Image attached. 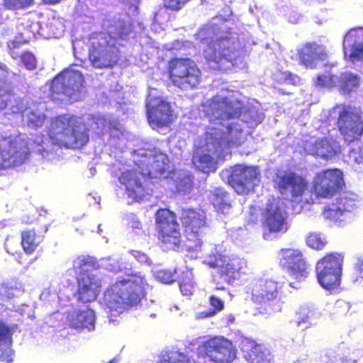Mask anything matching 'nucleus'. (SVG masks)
Returning <instances> with one entry per match:
<instances>
[{
    "instance_id": "1",
    "label": "nucleus",
    "mask_w": 363,
    "mask_h": 363,
    "mask_svg": "<svg viewBox=\"0 0 363 363\" xmlns=\"http://www.w3.org/2000/svg\"><path fill=\"white\" fill-rule=\"evenodd\" d=\"M237 92L222 90L202 106V111L211 123L205 136L195 143L193 163L203 172L216 169V160H225L229 148L244 142L245 133L240 120L230 121L241 113L242 105Z\"/></svg>"
},
{
    "instance_id": "2",
    "label": "nucleus",
    "mask_w": 363,
    "mask_h": 363,
    "mask_svg": "<svg viewBox=\"0 0 363 363\" xmlns=\"http://www.w3.org/2000/svg\"><path fill=\"white\" fill-rule=\"evenodd\" d=\"M133 158L141 172L138 174L136 170H125L122 172L119 181L125 187L128 198L139 201L150 194L145 185L146 177H162L169 167V160L166 154L156 148L135 150Z\"/></svg>"
},
{
    "instance_id": "3",
    "label": "nucleus",
    "mask_w": 363,
    "mask_h": 363,
    "mask_svg": "<svg viewBox=\"0 0 363 363\" xmlns=\"http://www.w3.org/2000/svg\"><path fill=\"white\" fill-rule=\"evenodd\" d=\"M149 287L141 273L118 277L104 294V304L107 312L116 315L128 307L137 306L145 296Z\"/></svg>"
},
{
    "instance_id": "4",
    "label": "nucleus",
    "mask_w": 363,
    "mask_h": 363,
    "mask_svg": "<svg viewBox=\"0 0 363 363\" xmlns=\"http://www.w3.org/2000/svg\"><path fill=\"white\" fill-rule=\"evenodd\" d=\"M88 140L86 128L82 118L63 115L52 121L48 137L43 139L38 138L35 143L38 147V151L43 154L50 143L67 148H79L85 145Z\"/></svg>"
},
{
    "instance_id": "5",
    "label": "nucleus",
    "mask_w": 363,
    "mask_h": 363,
    "mask_svg": "<svg viewBox=\"0 0 363 363\" xmlns=\"http://www.w3.org/2000/svg\"><path fill=\"white\" fill-rule=\"evenodd\" d=\"M206 30L199 33L202 38L203 55L210 67L213 69H228L231 67L239 66L242 62L240 51L238 49V42L233 36L220 38L216 40L208 41L203 36Z\"/></svg>"
},
{
    "instance_id": "6",
    "label": "nucleus",
    "mask_w": 363,
    "mask_h": 363,
    "mask_svg": "<svg viewBox=\"0 0 363 363\" xmlns=\"http://www.w3.org/2000/svg\"><path fill=\"white\" fill-rule=\"evenodd\" d=\"M73 267L79 274V299L90 302L96 299L101 286V279L94 268L92 258L81 256L74 260Z\"/></svg>"
},
{
    "instance_id": "7",
    "label": "nucleus",
    "mask_w": 363,
    "mask_h": 363,
    "mask_svg": "<svg viewBox=\"0 0 363 363\" xmlns=\"http://www.w3.org/2000/svg\"><path fill=\"white\" fill-rule=\"evenodd\" d=\"M84 78L82 73L74 68L67 69L57 75L50 85L51 98L54 100H65L64 96L74 101L79 100L83 94Z\"/></svg>"
},
{
    "instance_id": "8",
    "label": "nucleus",
    "mask_w": 363,
    "mask_h": 363,
    "mask_svg": "<svg viewBox=\"0 0 363 363\" xmlns=\"http://www.w3.org/2000/svg\"><path fill=\"white\" fill-rule=\"evenodd\" d=\"M277 183L281 194L289 197L293 203L298 205L294 208L296 213H299L306 204L313 203V194L303 178L293 172H286L278 176Z\"/></svg>"
},
{
    "instance_id": "9",
    "label": "nucleus",
    "mask_w": 363,
    "mask_h": 363,
    "mask_svg": "<svg viewBox=\"0 0 363 363\" xmlns=\"http://www.w3.org/2000/svg\"><path fill=\"white\" fill-rule=\"evenodd\" d=\"M344 258L342 253L332 252L318 261L315 267L317 280L325 289H335L340 285Z\"/></svg>"
},
{
    "instance_id": "10",
    "label": "nucleus",
    "mask_w": 363,
    "mask_h": 363,
    "mask_svg": "<svg viewBox=\"0 0 363 363\" xmlns=\"http://www.w3.org/2000/svg\"><path fill=\"white\" fill-rule=\"evenodd\" d=\"M116 37L110 33H95L89 39V60L94 67H106L116 61Z\"/></svg>"
},
{
    "instance_id": "11",
    "label": "nucleus",
    "mask_w": 363,
    "mask_h": 363,
    "mask_svg": "<svg viewBox=\"0 0 363 363\" xmlns=\"http://www.w3.org/2000/svg\"><path fill=\"white\" fill-rule=\"evenodd\" d=\"M330 116H339L337 125L341 134L347 142L357 139L363 133V121L360 111L354 107L337 105L333 108Z\"/></svg>"
},
{
    "instance_id": "12",
    "label": "nucleus",
    "mask_w": 363,
    "mask_h": 363,
    "mask_svg": "<svg viewBox=\"0 0 363 363\" xmlns=\"http://www.w3.org/2000/svg\"><path fill=\"white\" fill-rule=\"evenodd\" d=\"M198 357L215 363H230L236 357L233 343L222 336L203 341L197 349Z\"/></svg>"
},
{
    "instance_id": "13",
    "label": "nucleus",
    "mask_w": 363,
    "mask_h": 363,
    "mask_svg": "<svg viewBox=\"0 0 363 363\" xmlns=\"http://www.w3.org/2000/svg\"><path fill=\"white\" fill-rule=\"evenodd\" d=\"M169 76L172 83L182 89L196 86L201 79V72L189 59H174L169 65Z\"/></svg>"
},
{
    "instance_id": "14",
    "label": "nucleus",
    "mask_w": 363,
    "mask_h": 363,
    "mask_svg": "<svg viewBox=\"0 0 363 363\" xmlns=\"http://www.w3.org/2000/svg\"><path fill=\"white\" fill-rule=\"evenodd\" d=\"M360 205L359 196L354 193H344L337 203L327 206L323 216L326 219L332 220L337 225H343L351 222L353 218L352 211Z\"/></svg>"
},
{
    "instance_id": "15",
    "label": "nucleus",
    "mask_w": 363,
    "mask_h": 363,
    "mask_svg": "<svg viewBox=\"0 0 363 363\" xmlns=\"http://www.w3.org/2000/svg\"><path fill=\"white\" fill-rule=\"evenodd\" d=\"M206 214L203 211L184 210L181 220L185 227L187 238L186 246L190 250H201L202 238L206 224Z\"/></svg>"
},
{
    "instance_id": "16",
    "label": "nucleus",
    "mask_w": 363,
    "mask_h": 363,
    "mask_svg": "<svg viewBox=\"0 0 363 363\" xmlns=\"http://www.w3.org/2000/svg\"><path fill=\"white\" fill-rule=\"evenodd\" d=\"M344 185L343 173L338 169H329L315 174L313 189L317 197L330 199Z\"/></svg>"
},
{
    "instance_id": "17",
    "label": "nucleus",
    "mask_w": 363,
    "mask_h": 363,
    "mask_svg": "<svg viewBox=\"0 0 363 363\" xmlns=\"http://www.w3.org/2000/svg\"><path fill=\"white\" fill-rule=\"evenodd\" d=\"M277 284L272 280H259L252 288V299L257 303L265 304L266 313L272 314L281 310V303L277 299Z\"/></svg>"
},
{
    "instance_id": "18",
    "label": "nucleus",
    "mask_w": 363,
    "mask_h": 363,
    "mask_svg": "<svg viewBox=\"0 0 363 363\" xmlns=\"http://www.w3.org/2000/svg\"><path fill=\"white\" fill-rule=\"evenodd\" d=\"M204 262L211 267L219 268L224 279L229 283L240 279V275L246 274L247 271L246 262L238 257L209 255Z\"/></svg>"
},
{
    "instance_id": "19",
    "label": "nucleus",
    "mask_w": 363,
    "mask_h": 363,
    "mask_svg": "<svg viewBox=\"0 0 363 363\" xmlns=\"http://www.w3.org/2000/svg\"><path fill=\"white\" fill-rule=\"evenodd\" d=\"M156 222L161 240L172 248L178 246L181 235L175 215L168 209H160L157 212Z\"/></svg>"
},
{
    "instance_id": "20",
    "label": "nucleus",
    "mask_w": 363,
    "mask_h": 363,
    "mask_svg": "<svg viewBox=\"0 0 363 363\" xmlns=\"http://www.w3.org/2000/svg\"><path fill=\"white\" fill-rule=\"evenodd\" d=\"M258 177L259 172L257 168L239 164L234 167L228 182L238 194H245L258 184Z\"/></svg>"
},
{
    "instance_id": "21",
    "label": "nucleus",
    "mask_w": 363,
    "mask_h": 363,
    "mask_svg": "<svg viewBox=\"0 0 363 363\" xmlns=\"http://www.w3.org/2000/svg\"><path fill=\"white\" fill-rule=\"evenodd\" d=\"M148 121L152 128H158L170 124L174 117L169 104L150 93L147 101Z\"/></svg>"
},
{
    "instance_id": "22",
    "label": "nucleus",
    "mask_w": 363,
    "mask_h": 363,
    "mask_svg": "<svg viewBox=\"0 0 363 363\" xmlns=\"http://www.w3.org/2000/svg\"><path fill=\"white\" fill-rule=\"evenodd\" d=\"M17 139L11 137H2L0 134V167L7 168L12 165L23 163L27 158L28 148L17 147Z\"/></svg>"
},
{
    "instance_id": "23",
    "label": "nucleus",
    "mask_w": 363,
    "mask_h": 363,
    "mask_svg": "<svg viewBox=\"0 0 363 363\" xmlns=\"http://www.w3.org/2000/svg\"><path fill=\"white\" fill-rule=\"evenodd\" d=\"M281 265L285 267L289 275L301 281L308 274V267L301 251L295 249H284L280 252Z\"/></svg>"
},
{
    "instance_id": "24",
    "label": "nucleus",
    "mask_w": 363,
    "mask_h": 363,
    "mask_svg": "<svg viewBox=\"0 0 363 363\" xmlns=\"http://www.w3.org/2000/svg\"><path fill=\"white\" fill-rule=\"evenodd\" d=\"M264 226L272 233L284 232L287 229L284 203L279 199L269 202L264 213Z\"/></svg>"
},
{
    "instance_id": "25",
    "label": "nucleus",
    "mask_w": 363,
    "mask_h": 363,
    "mask_svg": "<svg viewBox=\"0 0 363 363\" xmlns=\"http://www.w3.org/2000/svg\"><path fill=\"white\" fill-rule=\"evenodd\" d=\"M303 148L308 154L315 155L325 160L333 158L340 152L339 143L329 138L318 140L311 138L310 140L305 142Z\"/></svg>"
},
{
    "instance_id": "26",
    "label": "nucleus",
    "mask_w": 363,
    "mask_h": 363,
    "mask_svg": "<svg viewBox=\"0 0 363 363\" xmlns=\"http://www.w3.org/2000/svg\"><path fill=\"white\" fill-rule=\"evenodd\" d=\"M363 29L350 30L344 40L345 57L352 64L363 62Z\"/></svg>"
},
{
    "instance_id": "27",
    "label": "nucleus",
    "mask_w": 363,
    "mask_h": 363,
    "mask_svg": "<svg viewBox=\"0 0 363 363\" xmlns=\"http://www.w3.org/2000/svg\"><path fill=\"white\" fill-rule=\"evenodd\" d=\"M326 52L322 45L316 43H307L299 51L301 62L306 67L315 68L320 62L326 60Z\"/></svg>"
},
{
    "instance_id": "28",
    "label": "nucleus",
    "mask_w": 363,
    "mask_h": 363,
    "mask_svg": "<svg viewBox=\"0 0 363 363\" xmlns=\"http://www.w3.org/2000/svg\"><path fill=\"white\" fill-rule=\"evenodd\" d=\"M16 328V325H9L0 319V358L6 363L13 361L12 335Z\"/></svg>"
},
{
    "instance_id": "29",
    "label": "nucleus",
    "mask_w": 363,
    "mask_h": 363,
    "mask_svg": "<svg viewBox=\"0 0 363 363\" xmlns=\"http://www.w3.org/2000/svg\"><path fill=\"white\" fill-rule=\"evenodd\" d=\"M67 321L72 328L77 330L86 328L91 331L95 328V314L89 308L74 311L67 315Z\"/></svg>"
},
{
    "instance_id": "30",
    "label": "nucleus",
    "mask_w": 363,
    "mask_h": 363,
    "mask_svg": "<svg viewBox=\"0 0 363 363\" xmlns=\"http://www.w3.org/2000/svg\"><path fill=\"white\" fill-rule=\"evenodd\" d=\"M241 350L246 353V357L251 363H268L270 361L269 351L262 345L248 339L242 340Z\"/></svg>"
},
{
    "instance_id": "31",
    "label": "nucleus",
    "mask_w": 363,
    "mask_h": 363,
    "mask_svg": "<svg viewBox=\"0 0 363 363\" xmlns=\"http://www.w3.org/2000/svg\"><path fill=\"white\" fill-rule=\"evenodd\" d=\"M362 84L360 76L356 73L346 71L338 77L337 87L344 94L355 92Z\"/></svg>"
},
{
    "instance_id": "32",
    "label": "nucleus",
    "mask_w": 363,
    "mask_h": 363,
    "mask_svg": "<svg viewBox=\"0 0 363 363\" xmlns=\"http://www.w3.org/2000/svg\"><path fill=\"white\" fill-rule=\"evenodd\" d=\"M43 240V237L33 230H26L21 233V245L28 254L33 253Z\"/></svg>"
},
{
    "instance_id": "33",
    "label": "nucleus",
    "mask_w": 363,
    "mask_h": 363,
    "mask_svg": "<svg viewBox=\"0 0 363 363\" xmlns=\"http://www.w3.org/2000/svg\"><path fill=\"white\" fill-rule=\"evenodd\" d=\"M160 363H192L189 357L179 351H168L162 354Z\"/></svg>"
},
{
    "instance_id": "34",
    "label": "nucleus",
    "mask_w": 363,
    "mask_h": 363,
    "mask_svg": "<svg viewBox=\"0 0 363 363\" xmlns=\"http://www.w3.org/2000/svg\"><path fill=\"white\" fill-rule=\"evenodd\" d=\"M24 114L28 125L33 128L42 126L46 118L45 114L39 110H26Z\"/></svg>"
},
{
    "instance_id": "35",
    "label": "nucleus",
    "mask_w": 363,
    "mask_h": 363,
    "mask_svg": "<svg viewBox=\"0 0 363 363\" xmlns=\"http://www.w3.org/2000/svg\"><path fill=\"white\" fill-rule=\"evenodd\" d=\"M131 28L132 26L130 22L128 20L125 21L123 19L122 21L119 20L115 25L112 26L110 28L109 32L110 33L123 38L130 33Z\"/></svg>"
},
{
    "instance_id": "36",
    "label": "nucleus",
    "mask_w": 363,
    "mask_h": 363,
    "mask_svg": "<svg viewBox=\"0 0 363 363\" xmlns=\"http://www.w3.org/2000/svg\"><path fill=\"white\" fill-rule=\"evenodd\" d=\"M338 77H335L330 73H325L317 77L315 85L321 88L331 89L337 87Z\"/></svg>"
},
{
    "instance_id": "37",
    "label": "nucleus",
    "mask_w": 363,
    "mask_h": 363,
    "mask_svg": "<svg viewBox=\"0 0 363 363\" xmlns=\"http://www.w3.org/2000/svg\"><path fill=\"white\" fill-rule=\"evenodd\" d=\"M180 290L184 296H189L194 291V284L192 282V272L187 271L182 277L180 284Z\"/></svg>"
},
{
    "instance_id": "38",
    "label": "nucleus",
    "mask_w": 363,
    "mask_h": 363,
    "mask_svg": "<svg viewBox=\"0 0 363 363\" xmlns=\"http://www.w3.org/2000/svg\"><path fill=\"white\" fill-rule=\"evenodd\" d=\"M326 242L325 238L316 233H311L306 238L307 245L315 250H322Z\"/></svg>"
},
{
    "instance_id": "39",
    "label": "nucleus",
    "mask_w": 363,
    "mask_h": 363,
    "mask_svg": "<svg viewBox=\"0 0 363 363\" xmlns=\"http://www.w3.org/2000/svg\"><path fill=\"white\" fill-rule=\"evenodd\" d=\"M192 179L189 174L183 173L182 176L179 174L178 181H177V188L179 191L186 193L191 188Z\"/></svg>"
},
{
    "instance_id": "40",
    "label": "nucleus",
    "mask_w": 363,
    "mask_h": 363,
    "mask_svg": "<svg viewBox=\"0 0 363 363\" xmlns=\"http://www.w3.org/2000/svg\"><path fill=\"white\" fill-rule=\"evenodd\" d=\"M218 290V289H216L215 293L209 297V303L213 308L211 311H215L216 314L224 308V297L217 294Z\"/></svg>"
},
{
    "instance_id": "41",
    "label": "nucleus",
    "mask_w": 363,
    "mask_h": 363,
    "mask_svg": "<svg viewBox=\"0 0 363 363\" xmlns=\"http://www.w3.org/2000/svg\"><path fill=\"white\" fill-rule=\"evenodd\" d=\"M315 311L311 309L308 306H303L299 309L298 317V325H301V323H311L314 318Z\"/></svg>"
},
{
    "instance_id": "42",
    "label": "nucleus",
    "mask_w": 363,
    "mask_h": 363,
    "mask_svg": "<svg viewBox=\"0 0 363 363\" xmlns=\"http://www.w3.org/2000/svg\"><path fill=\"white\" fill-rule=\"evenodd\" d=\"M34 0H4V6L11 10H17L30 6Z\"/></svg>"
},
{
    "instance_id": "43",
    "label": "nucleus",
    "mask_w": 363,
    "mask_h": 363,
    "mask_svg": "<svg viewBox=\"0 0 363 363\" xmlns=\"http://www.w3.org/2000/svg\"><path fill=\"white\" fill-rule=\"evenodd\" d=\"M219 195L216 196V199L213 201V205L215 207L218 208L219 210L224 212L225 210L229 209V204L227 203L226 195L225 194L219 190Z\"/></svg>"
},
{
    "instance_id": "44",
    "label": "nucleus",
    "mask_w": 363,
    "mask_h": 363,
    "mask_svg": "<svg viewBox=\"0 0 363 363\" xmlns=\"http://www.w3.org/2000/svg\"><path fill=\"white\" fill-rule=\"evenodd\" d=\"M101 265L104 267L106 269L113 272L122 270L121 266L118 265V262L111 258L102 259L101 260Z\"/></svg>"
},
{
    "instance_id": "45",
    "label": "nucleus",
    "mask_w": 363,
    "mask_h": 363,
    "mask_svg": "<svg viewBox=\"0 0 363 363\" xmlns=\"http://www.w3.org/2000/svg\"><path fill=\"white\" fill-rule=\"evenodd\" d=\"M278 79L284 83L292 84H297L300 81L299 78L297 76L293 75L290 72L280 73L279 76L278 77Z\"/></svg>"
},
{
    "instance_id": "46",
    "label": "nucleus",
    "mask_w": 363,
    "mask_h": 363,
    "mask_svg": "<svg viewBox=\"0 0 363 363\" xmlns=\"http://www.w3.org/2000/svg\"><path fill=\"white\" fill-rule=\"evenodd\" d=\"M155 277L157 280L164 284H169L173 281V274L167 270L157 272Z\"/></svg>"
},
{
    "instance_id": "47",
    "label": "nucleus",
    "mask_w": 363,
    "mask_h": 363,
    "mask_svg": "<svg viewBox=\"0 0 363 363\" xmlns=\"http://www.w3.org/2000/svg\"><path fill=\"white\" fill-rule=\"evenodd\" d=\"M348 157L350 163L360 164L363 162V156L359 147L350 150Z\"/></svg>"
},
{
    "instance_id": "48",
    "label": "nucleus",
    "mask_w": 363,
    "mask_h": 363,
    "mask_svg": "<svg viewBox=\"0 0 363 363\" xmlns=\"http://www.w3.org/2000/svg\"><path fill=\"white\" fill-rule=\"evenodd\" d=\"M189 0H164L166 7L172 10H179Z\"/></svg>"
},
{
    "instance_id": "49",
    "label": "nucleus",
    "mask_w": 363,
    "mask_h": 363,
    "mask_svg": "<svg viewBox=\"0 0 363 363\" xmlns=\"http://www.w3.org/2000/svg\"><path fill=\"white\" fill-rule=\"evenodd\" d=\"M22 62L28 69H33L35 67V58L30 53H26L23 55Z\"/></svg>"
},
{
    "instance_id": "50",
    "label": "nucleus",
    "mask_w": 363,
    "mask_h": 363,
    "mask_svg": "<svg viewBox=\"0 0 363 363\" xmlns=\"http://www.w3.org/2000/svg\"><path fill=\"white\" fill-rule=\"evenodd\" d=\"M133 256L140 263L146 264L147 265L151 264V261L149 257L145 253L140 251L133 250L131 252Z\"/></svg>"
},
{
    "instance_id": "51",
    "label": "nucleus",
    "mask_w": 363,
    "mask_h": 363,
    "mask_svg": "<svg viewBox=\"0 0 363 363\" xmlns=\"http://www.w3.org/2000/svg\"><path fill=\"white\" fill-rule=\"evenodd\" d=\"M252 121H246L247 124H249L250 127H252L253 125H257V124L260 123L262 120L264 119V116L262 113H254L252 112Z\"/></svg>"
},
{
    "instance_id": "52",
    "label": "nucleus",
    "mask_w": 363,
    "mask_h": 363,
    "mask_svg": "<svg viewBox=\"0 0 363 363\" xmlns=\"http://www.w3.org/2000/svg\"><path fill=\"white\" fill-rule=\"evenodd\" d=\"M9 94L2 89H0V111L3 110L7 105Z\"/></svg>"
},
{
    "instance_id": "53",
    "label": "nucleus",
    "mask_w": 363,
    "mask_h": 363,
    "mask_svg": "<svg viewBox=\"0 0 363 363\" xmlns=\"http://www.w3.org/2000/svg\"><path fill=\"white\" fill-rule=\"evenodd\" d=\"M51 25L55 26H58V27L56 28V30L53 31V35L55 37H58L64 32V26L59 20H54Z\"/></svg>"
},
{
    "instance_id": "54",
    "label": "nucleus",
    "mask_w": 363,
    "mask_h": 363,
    "mask_svg": "<svg viewBox=\"0 0 363 363\" xmlns=\"http://www.w3.org/2000/svg\"><path fill=\"white\" fill-rule=\"evenodd\" d=\"M216 315L215 311H208L203 312H198L195 314V319L201 320L206 318L213 317Z\"/></svg>"
},
{
    "instance_id": "55",
    "label": "nucleus",
    "mask_w": 363,
    "mask_h": 363,
    "mask_svg": "<svg viewBox=\"0 0 363 363\" xmlns=\"http://www.w3.org/2000/svg\"><path fill=\"white\" fill-rule=\"evenodd\" d=\"M355 272L363 279V257L358 258L355 264Z\"/></svg>"
},
{
    "instance_id": "56",
    "label": "nucleus",
    "mask_w": 363,
    "mask_h": 363,
    "mask_svg": "<svg viewBox=\"0 0 363 363\" xmlns=\"http://www.w3.org/2000/svg\"><path fill=\"white\" fill-rule=\"evenodd\" d=\"M326 363H345V360L343 358L340 357H336L335 355H330L328 361Z\"/></svg>"
},
{
    "instance_id": "57",
    "label": "nucleus",
    "mask_w": 363,
    "mask_h": 363,
    "mask_svg": "<svg viewBox=\"0 0 363 363\" xmlns=\"http://www.w3.org/2000/svg\"><path fill=\"white\" fill-rule=\"evenodd\" d=\"M170 311L174 314H177L180 311V308L178 306L175 305L172 308H169Z\"/></svg>"
},
{
    "instance_id": "58",
    "label": "nucleus",
    "mask_w": 363,
    "mask_h": 363,
    "mask_svg": "<svg viewBox=\"0 0 363 363\" xmlns=\"http://www.w3.org/2000/svg\"><path fill=\"white\" fill-rule=\"evenodd\" d=\"M19 45V43H15V42H13V41H10L8 43V46L9 48H16Z\"/></svg>"
},
{
    "instance_id": "59",
    "label": "nucleus",
    "mask_w": 363,
    "mask_h": 363,
    "mask_svg": "<svg viewBox=\"0 0 363 363\" xmlns=\"http://www.w3.org/2000/svg\"><path fill=\"white\" fill-rule=\"evenodd\" d=\"M140 223L139 221L135 220V221L133 222V223H132V228H133L138 229V228H140Z\"/></svg>"
},
{
    "instance_id": "60",
    "label": "nucleus",
    "mask_w": 363,
    "mask_h": 363,
    "mask_svg": "<svg viewBox=\"0 0 363 363\" xmlns=\"http://www.w3.org/2000/svg\"><path fill=\"white\" fill-rule=\"evenodd\" d=\"M104 121V119H99L98 122L96 123V125H98V128H101V129H103Z\"/></svg>"
},
{
    "instance_id": "61",
    "label": "nucleus",
    "mask_w": 363,
    "mask_h": 363,
    "mask_svg": "<svg viewBox=\"0 0 363 363\" xmlns=\"http://www.w3.org/2000/svg\"><path fill=\"white\" fill-rule=\"evenodd\" d=\"M330 110H328L327 111H324V116L327 117V120L325 121V123H327V121L330 120V118H334L333 117L330 116V113L329 112Z\"/></svg>"
},
{
    "instance_id": "62",
    "label": "nucleus",
    "mask_w": 363,
    "mask_h": 363,
    "mask_svg": "<svg viewBox=\"0 0 363 363\" xmlns=\"http://www.w3.org/2000/svg\"><path fill=\"white\" fill-rule=\"evenodd\" d=\"M61 0H43L44 2L48 4H56L60 2Z\"/></svg>"
},
{
    "instance_id": "63",
    "label": "nucleus",
    "mask_w": 363,
    "mask_h": 363,
    "mask_svg": "<svg viewBox=\"0 0 363 363\" xmlns=\"http://www.w3.org/2000/svg\"><path fill=\"white\" fill-rule=\"evenodd\" d=\"M227 320L228 323H233L234 321V317L233 315L229 314L227 315Z\"/></svg>"
},
{
    "instance_id": "64",
    "label": "nucleus",
    "mask_w": 363,
    "mask_h": 363,
    "mask_svg": "<svg viewBox=\"0 0 363 363\" xmlns=\"http://www.w3.org/2000/svg\"><path fill=\"white\" fill-rule=\"evenodd\" d=\"M289 21L291 23H296L298 22V18L297 17H295V18H289Z\"/></svg>"
}]
</instances>
